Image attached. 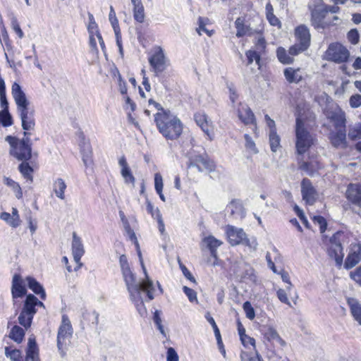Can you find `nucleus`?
I'll use <instances>...</instances> for the list:
<instances>
[{"instance_id":"obj_1","label":"nucleus","mask_w":361,"mask_h":361,"mask_svg":"<svg viewBox=\"0 0 361 361\" xmlns=\"http://www.w3.org/2000/svg\"><path fill=\"white\" fill-rule=\"evenodd\" d=\"M154 121L159 132L167 140H176L183 133V123L170 111L162 110L161 112L156 114Z\"/></svg>"},{"instance_id":"obj_2","label":"nucleus","mask_w":361,"mask_h":361,"mask_svg":"<svg viewBox=\"0 0 361 361\" xmlns=\"http://www.w3.org/2000/svg\"><path fill=\"white\" fill-rule=\"evenodd\" d=\"M32 131H24V183L32 184L33 173L38 169L37 152H32Z\"/></svg>"},{"instance_id":"obj_3","label":"nucleus","mask_w":361,"mask_h":361,"mask_svg":"<svg viewBox=\"0 0 361 361\" xmlns=\"http://www.w3.org/2000/svg\"><path fill=\"white\" fill-rule=\"evenodd\" d=\"M225 232L228 242L231 246L243 245L252 251L257 250L258 246L257 239L254 237L248 238L243 228L232 225H227Z\"/></svg>"},{"instance_id":"obj_4","label":"nucleus","mask_w":361,"mask_h":361,"mask_svg":"<svg viewBox=\"0 0 361 361\" xmlns=\"http://www.w3.org/2000/svg\"><path fill=\"white\" fill-rule=\"evenodd\" d=\"M295 148L299 155H303L314 145L315 137L305 128L304 122L300 118L296 119Z\"/></svg>"},{"instance_id":"obj_5","label":"nucleus","mask_w":361,"mask_h":361,"mask_svg":"<svg viewBox=\"0 0 361 361\" xmlns=\"http://www.w3.org/2000/svg\"><path fill=\"white\" fill-rule=\"evenodd\" d=\"M343 238V232H336L329 238L327 244V254L329 257L334 259L336 265L339 267L342 265L344 257L342 246Z\"/></svg>"},{"instance_id":"obj_6","label":"nucleus","mask_w":361,"mask_h":361,"mask_svg":"<svg viewBox=\"0 0 361 361\" xmlns=\"http://www.w3.org/2000/svg\"><path fill=\"white\" fill-rule=\"evenodd\" d=\"M73 334L71 322L67 315L62 316L61 324L59 326L57 336V347L61 355H65V348L70 343Z\"/></svg>"},{"instance_id":"obj_7","label":"nucleus","mask_w":361,"mask_h":361,"mask_svg":"<svg viewBox=\"0 0 361 361\" xmlns=\"http://www.w3.org/2000/svg\"><path fill=\"white\" fill-rule=\"evenodd\" d=\"M24 329H27L32 324L33 316L37 312V307H44L43 302L39 301L32 294L26 295V290L24 288Z\"/></svg>"},{"instance_id":"obj_8","label":"nucleus","mask_w":361,"mask_h":361,"mask_svg":"<svg viewBox=\"0 0 361 361\" xmlns=\"http://www.w3.org/2000/svg\"><path fill=\"white\" fill-rule=\"evenodd\" d=\"M148 61L152 68V71L157 75L164 72L169 66V60L164 50L159 46L154 48L153 53L149 56Z\"/></svg>"},{"instance_id":"obj_9","label":"nucleus","mask_w":361,"mask_h":361,"mask_svg":"<svg viewBox=\"0 0 361 361\" xmlns=\"http://www.w3.org/2000/svg\"><path fill=\"white\" fill-rule=\"evenodd\" d=\"M326 59L337 63L346 62L350 57V51L343 44L334 42L329 44L326 51Z\"/></svg>"},{"instance_id":"obj_10","label":"nucleus","mask_w":361,"mask_h":361,"mask_svg":"<svg viewBox=\"0 0 361 361\" xmlns=\"http://www.w3.org/2000/svg\"><path fill=\"white\" fill-rule=\"evenodd\" d=\"M120 267L127 289L135 291V285L140 283L136 279L135 274L131 271L127 257L122 255L119 258Z\"/></svg>"},{"instance_id":"obj_11","label":"nucleus","mask_w":361,"mask_h":361,"mask_svg":"<svg viewBox=\"0 0 361 361\" xmlns=\"http://www.w3.org/2000/svg\"><path fill=\"white\" fill-rule=\"evenodd\" d=\"M135 286V291H131L130 289L127 290L130 294V300L135 303L139 314L142 317H145L147 314V309L143 302L142 291L147 294V290L145 288V281L137 283Z\"/></svg>"},{"instance_id":"obj_12","label":"nucleus","mask_w":361,"mask_h":361,"mask_svg":"<svg viewBox=\"0 0 361 361\" xmlns=\"http://www.w3.org/2000/svg\"><path fill=\"white\" fill-rule=\"evenodd\" d=\"M238 118L245 125L253 124L255 130L257 129V123L255 116L251 109L245 104L238 103L233 106Z\"/></svg>"},{"instance_id":"obj_13","label":"nucleus","mask_w":361,"mask_h":361,"mask_svg":"<svg viewBox=\"0 0 361 361\" xmlns=\"http://www.w3.org/2000/svg\"><path fill=\"white\" fill-rule=\"evenodd\" d=\"M11 293L13 305L18 309L21 305L20 300L23 298V279L20 273H15L13 274Z\"/></svg>"},{"instance_id":"obj_14","label":"nucleus","mask_w":361,"mask_h":361,"mask_svg":"<svg viewBox=\"0 0 361 361\" xmlns=\"http://www.w3.org/2000/svg\"><path fill=\"white\" fill-rule=\"evenodd\" d=\"M361 261V244L355 243L350 244L349 252L344 263V267L351 269Z\"/></svg>"},{"instance_id":"obj_15","label":"nucleus","mask_w":361,"mask_h":361,"mask_svg":"<svg viewBox=\"0 0 361 361\" xmlns=\"http://www.w3.org/2000/svg\"><path fill=\"white\" fill-rule=\"evenodd\" d=\"M35 108L24 97V131H33L35 127Z\"/></svg>"},{"instance_id":"obj_16","label":"nucleus","mask_w":361,"mask_h":361,"mask_svg":"<svg viewBox=\"0 0 361 361\" xmlns=\"http://www.w3.org/2000/svg\"><path fill=\"white\" fill-rule=\"evenodd\" d=\"M301 192L302 200L306 204L312 205L317 199V192L312 185L310 180L304 178L301 183Z\"/></svg>"},{"instance_id":"obj_17","label":"nucleus","mask_w":361,"mask_h":361,"mask_svg":"<svg viewBox=\"0 0 361 361\" xmlns=\"http://www.w3.org/2000/svg\"><path fill=\"white\" fill-rule=\"evenodd\" d=\"M5 140L9 145V154L18 161H23V140L7 135Z\"/></svg>"},{"instance_id":"obj_18","label":"nucleus","mask_w":361,"mask_h":361,"mask_svg":"<svg viewBox=\"0 0 361 361\" xmlns=\"http://www.w3.org/2000/svg\"><path fill=\"white\" fill-rule=\"evenodd\" d=\"M261 333L264 338L269 342L279 344L281 346H285L286 342L281 338L275 328L272 326L267 324L261 326Z\"/></svg>"},{"instance_id":"obj_19","label":"nucleus","mask_w":361,"mask_h":361,"mask_svg":"<svg viewBox=\"0 0 361 361\" xmlns=\"http://www.w3.org/2000/svg\"><path fill=\"white\" fill-rule=\"evenodd\" d=\"M72 252L74 260L78 264L77 267L75 268V271H78L82 265L80 262V259L85 250L80 238L77 236L75 233H73V235Z\"/></svg>"},{"instance_id":"obj_20","label":"nucleus","mask_w":361,"mask_h":361,"mask_svg":"<svg viewBox=\"0 0 361 361\" xmlns=\"http://www.w3.org/2000/svg\"><path fill=\"white\" fill-rule=\"evenodd\" d=\"M24 361H40L39 348L34 335H31L28 338L26 356Z\"/></svg>"},{"instance_id":"obj_21","label":"nucleus","mask_w":361,"mask_h":361,"mask_svg":"<svg viewBox=\"0 0 361 361\" xmlns=\"http://www.w3.org/2000/svg\"><path fill=\"white\" fill-rule=\"evenodd\" d=\"M347 199L353 204L361 206V185L350 183L346 190Z\"/></svg>"},{"instance_id":"obj_22","label":"nucleus","mask_w":361,"mask_h":361,"mask_svg":"<svg viewBox=\"0 0 361 361\" xmlns=\"http://www.w3.org/2000/svg\"><path fill=\"white\" fill-rule=\"evenodd\" d=\"M329 138L335 147L345 148L346 147V132L344 128H339L335 132H331Z\"/></svg>"},{"instance_id":"obj_23","label":"nucleus","mask_w":361,"mask_h":361,"mask_svg":"<svg viewBox=\"0 0 361 361\" xmlns=\"http://www.w3.org/2000/svg\"><path fill=\"white\" fill-rule=\"evenodd\" d=\"M194 119L198 126L209 137V140H212L211 133V123L208 120L207 116L204 112H197L194 115Z\"/></svg>"},{"instance_id":"obj_24","label":"nucleus","mask_w":361,"mask_h":361,"mask_svg":"<svg viewBox=\"0 0 361 361\" xmlns=\"http://www.w3.org/2000/svg\"><path fill=\"white\" fill-rule=\"evenodd\" d=\"M118 164L121 166V175L123 178L125 183L132 184L135 185V178L133 176L131 170L127 163L126 159L124 156H122L118 159Z\"/></svg>"},{"instance_id":"obj_25","label":"nucleus","mask_w":361,"mask_h":361,"mask_svg":"<svg viewBox=\"0 0 361 361\" xmlns=\"http://www.w3.org/2000/svg\"><path fill=\"white\" fill-rule=\"evenodd\" d=\"M136 248H137L139 259L140 262V264H141L142 269L144 274H145V279H143L142 281H145V290H147V297H148L149 300H152V299H154V295H153V292L154 290V284H153L152 281L150 279V278L149 277V276L147 274V269H146L144 262H143L142 256V253L140 250V247L137 248L136 247Z\"/></svg>"},{"instance_id":"obj_26","label":"nucleus","mask_w":361,"mask_h":361,"mask_svg":"<svg viewBox=\"0 0 361 361\" xmlns=\"http://www.w3.org/2000/svg\"><path fill=\"white\" fill-rule=\"evenodd\" d=\"M0 219L4 221L8 225L12 228H16L21 224V220L18 211L16 208L13 207L11 214L8 212H2L0 214Z\"/></svg>"},{"instance_id":"obj_27","label":"nucleus","mask_w":361,"mask_h":361,"mask_svg":"<svg viewBox=\"0 0 361 361\" xmlns=\"http://www.w3.org/2000/svg\"><path fill=\"white\" fill-rule=\"evenodd\" d=\"M188 167H195L199 171H212L214 170V164L202 157H198L195 159L190 161Z\"/></svg>"},{"instance_id":"obj_28","label":"nucleus","mask_w":361,"mask_h":361,"mask_svg":"<svg viewBox=\"0 0 361 361\" xmlns=\"http://www.w3.org/2000/svg\"><path fill=\"white\" fill-rule=\"evenodd\" d=\"M295 37L304 48H308L310 43V33L309 29L304 25H299L295 30Z\"/></svg>"},{"instance_id":"obj_29","label":"nucleus","mask_w":361,"mask_h":361,"mask_svg":"<svg viewBox=\"0 0 361 361\" xmlns=\"http://www.w3.org/2000/svg\"><path fill=\"white\" fill-rule=\"evenodd\" d=\"M326 16V13L323 6H318L312 11L311 21L315 28L324 27L323 20Z\"/></svg>"},{"instance_id":"obj_30","label":"nucleus","mask_w":361,"mask_h":361,"mask_svg":"<svg viewBox=\"0 0 361 361\" xmlns=\"http://www.w3.org/2000/svg\"><path fill=\"white\" fill-rule=\"evenodd\" d=\"M202 243L209 250L211 256L216 258L217 248L223 244V242L210 235L202 239Z\"/></svg>"},{"instance_id":"obj_31","label":"nucleus","mask_w":361,"mask_h":361,"mask_svg":"<svg viewBox=\"0 0 361 361\" xmlns=\"http://www.w3.org/2000/svg\"><path fill=\"white\" fill-rule=\"evenodd\" d=\"M235 25L236 28V36L241 37L245 35L252 36L255 35V29L245 24V20L243 18H238L235 20Z\"/></svg>"},{"instance_id":"obj_32","label":"nucleus","mask_w":361,"mask_h":361,"mask_svg":"<svg viewBox=\"0 0 361 361\" xmlns=\"http://www.w3.org/2000/svg\"><path fill=\"white\" fill-rule=\"evenodd\" d=\"M263 26L259 25L257 28L255 29V50L258 51L259 53L264 54L265 52L267 42L264 36L262 35Z\"/></svg>"},{"instance_id":"obj_33","label":"nucleus","mask_w":361,"mask_h":361,"mask_svg":"<svg viewBox=\"0 0 361 361\" xmlns=\"http://www.w3.org/2000/svg\"><path fill=\"white\" fill-rule=\"evenodd\" d=\"M284 76L290 83H298L303 78L300 68H286L284 70Z\"/></svg>"},{"instance_id":"obj_34","label":"nucleus","mask_w":361,"mask_h":361,"mask_svg":"<svg viewBox=\"0 0 361 361\" xmlns=\"http://www.w3.org/2000/svg\"><path fill=\"white\" fill-rule=\"evenodd\" d=\"M12 95L18 106L19 116L23 121V92L19 83L14 82L12 85Z\"/></svg>"},{"instance_id":"obj_35","label":"nucleus","mask_w":361,"mask_h":361,"mask_svg":"<svg viewBox=\"0 0 361 361\" xmlns=\"http://www.w3.org/2000/svg\"><path fill=\"white\" fill-rule=\"evenodd\" d=\"M27 287L35 294L39 295L42 300L46 298V293L42 286L34 278L27 276L25 279Z\"/></svg>"},{"instance_id":"obj_36","label":"nucleus","mask_w":361,"mask_h":361,"mask_svg":"<svg viewBox=\"0 0 361 361\" xmlns=\"http://www.w3.org/2000/svg\"><path fill=\"white\" fill-rule=\"evenodd\" d=\"M348 304L355 320L361 325V304L355 298H349Z\"/></svg>"},{"instance_id":"obj_37","label":"nucleus","mask_w":361,"mask_h":361,"mask_svg":"<svg viewBox=\"0 0 361 361\" xmlns=\"http://www.w3.org/2000/svg\"><path fill=\"white\" fill-rule=\"evenodd\" d=\"M321 168L317 161H301L299 164V169L305 171L307 174L313 176L314 173Z\"/></svg>"},{"instance_id":"obj_38","label":"nucleus","mask_w":361,"mask_h":361,"mask_svg":"<svg viewBox=\"0 0 361 361\" xmlns=\"http://www.w3.org/2000/svg\"><path fill=\"white\" fill-rule=\"evenodd\" d=\"M66 187L65 181L61 178H57L54 181L53 190L56 196L60 200H63L65 199V190Z\"/></svg>"},{"instance_id":"obj_39","label":"nucleus","mask_w":361,"mask_h":361,"mask_svg":"<svg viewBox=\"0 0 361 361\" xmlns=\"http://www.w3.org/2000/svg\"><path fill=\"white\" fill-rule=\"evenodd\" d=\"M276 56L279 61L283 64H290L294 61V59L290 56L289 51L282 47L277 48Z\"/></svg>"},{"instance_id":"obj_40","label":"nucleus","mask_w":361,"mask_h":361,"mask_svg":"<svg viewBox=\"0 0 361 361\" xmlns=\"http://www.w3.org/2000/svg\"><path fill=\"white\" fill-rule=\"evenodd\" d=\"M4 183L11 188L16 193V196L18 199H20L22 196L21 188L20 185L8 177L4 178Z\"/></svg>"},{"instance_id":"obj_41","label":"nucleus","mask_w":361,"mask_h":361,"mask_svg":"<svg viewBox=\"0 0 361 361\" xmlns=\"http://www.w3.org/2000/svg\"><path fill=\"white\" fill-rule=\"evenodd\" d=\"M262 53H259L258 51L255 49L248 50L245 55L247 59V63L251 64L253 61H255L256 64L258 66V68H260V56Z\"/></svg>"},{"instance_id":"obj_42","label":"nucleus","mask_w":361,"mask_h":361,"mask_svg":"<svg viewBox=\"0 0 361 361\" xmlns=\"http://www.w3.org/2000/svg\"><path fill=\"white\" fill-rule=\"evenodd\" d=\"M269 144L271 150L273 152H276L278 149L281 147L280 142L281 139L276 132H269Z\"/></svg>"},{"instance_id":"obj_43","label":"nucleus","mask_w":361,"mask_h":361,"mask_svg":"<svg viewBox=\"0 0 361 361\" xmlns=\"http://www.w3.org/2000/svg\"><path fill=\"white\" fill-rule=\"evenodd\" d=\"M133 16L136 21L142 23L145 20V12L142 4L133 6Z\"/></svg>"},{"instance_id":"obj_44","label":"nucleus","mask_w":361,"mask_h":361,"mask_svg":"<svg viewBox=\"0 0 361 361\" xmlns=\"http://www.w3.org/2000/svg\"><path fill=\"white\" fill-rule=\"evenodd\" d=\"M5 354L10 357L11 361H21V352L19 350L11 349L10 347L5 348Z\"/></svg>"},{"instance_id":"obj_45","label":"nucleus","mask_w":361,"mask_h":361,"mask_svg":"<svg viewBox=\"0 0 361 361\" xmlns=\"http://www.w3.org/2000/svg\"><path fill=\"white\" fill-rule=\"evenodd\" d=\"M9 337L18 343L23 341V330L18 326H14L9 334Z\"/></svg>"},{"instance_id":"obj_46","label":"nucleus","mask_w":361,"mask_h":361,"mask_svg":"<svg viewBox=\"0 0 361 361\" xmlns=\"http://www.w3.org/2000/svg\"><path fill=\"white\" fill-rule=\"evenodd\" d=\"M109 20L111 24V26L114 29V33L121 32L120 27L118 25V20L116 18L115 11L112 6H110V11L109 14Z\"/></svg>"},{"instance_id":"obj_47","label":"nucleus","mask_w":361,"mask_h":361,"mask_svg":"<svg viewBox=\"0 0 361 361\" xmlns=\"http://www.w3.org/2000/svg\"><path fill=\"white\" fill-rule=\"evenodd\" d=\"M82 318L95 325H97L99 322V314L95 311L89 312L85 310L82 312Z\"/></svg>"},{"instance_id":"obj_48","label":"nucleus","mask_w":361,"mask_h":361,"mask_svg":"<svg viewBox=\"0 0 361 361\" xmlns=\"http://www.w3.org/2000/svg\"><path fill=\"white\" fill-rule=\"evenodd\" d=\"M0 123L4 127L12 125L11 116L8 113V110L2 109L0 111Z\"/></svg>"},{"instance_id":"obj_49","label":"nucleus","mask_w":361,"mask_h":361,"mask_svg":"<svg viewBox=\"0 0 361 361\" xmlns=\"http://www.w3.org/2000/svg\"><path fill=\"white\" fill-rule=\"evenodd\" d=\"M244 137L245 140V148L247 149V150H248L249 152H250L252 154H257L258 149L256 147L255 143L254 140L252 139V137L247 134H245L244 135Z\"/></svg>"},{"instance_id":"obj_50","label":"nucleus","mask_w":361,"mask_h":361,"mask_svg":"<svg viewBox=\"0 0 361 361\" xmlns=\"http://www.w3.org/2000/svg\"><path fill=\"white\" fill-rule=\"evenodd\" d=\"M89 24L87 26L89 35L90 34H95L96 36L100 34L98 30L97 24L96 23L94 16L92 14L89 13Z\"/></svg>"},{"instance_id":"obj_51","label":"nucleus","mask_w":361,"mask_h":361,"mask_svg":"<svg viewBox=\"0 0 361 361\" xmlns=\"http://www.w3.org/2000/svg\"><path fill=\"white\" fill-rule=\"evenodd\" d=\"M209 21L208 18H201L200 17L198 19L199 27L197 28V32L199 35H202L201 32H204L207 33L209 36H212L213 34V31H209L205 28V25Z\"/></svg>"},{"instance_id":"obj_52","label":"nucleus","mask_w":361,"mask_h":361,"mask_svg":"<svg viewBox=\"0 0 361 361\" xmlns=\"http://www.w3.org/2000/svg\"><path fill=\"white\" fill-rule=\"evenodd\" d=\"M348 137L353 140L361 137V122L349 129Z\"/></svg>"},{"instance_id":"obj_53","label":"nucleus","mask_w":361,"mask_h":361,"mask_svg":"<svg viewBox=\"0 0 361 361\" xmlns=\"http://www.w3.org/2000/svg\"><path fill=\"white\" fill-rule=\"evenodd\" d=\"M154 322L157 327V329H159V331H160V333L164 336L166 337V333L164 329V326L161 324V317H160V311L159 310H156L154 314Z\"/></svg>"},{"instance_id":"obj_54","label":"nucleus","mask_w":361,"mask_h":361,"mask_svg":"<svg viewBox=\"0 0 361 361\" xmlns=\"http://www.w3.org/2000/svg\"><path fill=\"white\" fill-rule=\"evenodd\" d=\"M243 308L246 317L249 319L252 320L255 317V310L252 307V305L249 301H246L245 302H244Z\"/></svg>"},{"instance_id":"obj_55","label":"nucleus","mask_w":361,"mask_h":361,"mask_svg":"<svg viewBox=\"0 0 361 361\" xmlns=\"http://www.w3.org/2000/svg\"><path fill=\"white\" fill-rule=\"evenodd\" d=\"M124 228H125V231L127 233L130 240L131 241H133L135 246L139 248V243H138V241L137 240V238H136V235H135V232L133 231V230L131 229L128 222L127 221H126L124 222Z\"/></svg>"},{"instance_id":"obj_56","label":"nucleus","mask_w":361,"mask_h":361,"mask_svg":"<svg viewBox=\"0 0 361 361\" xmlns=\"http://www.w3.org/2000/svg\"><path fill=\"white\" fill-rule=\"evenodd\" d=\"M287 291H288L287 289L284 290V289L280 288L277 290L276 295H277L279 300L281 302L286 304L290 307H292V305L288 298Z\"/></svg>"},{"instance_id":"obj_57","label":"nucleus","mask_w":361,"mask_h":361,"mask_svg":"<svg viewBox=\"0 0 361 361\" xmlns=\"http://www.w3.org/2000/svg\"><path fill=\"white\" fill-rule=\"evenodd\" d=\"M333 119L335 121V126L336 130L339 128H344L345 126V118L343 114H336Z\"/></svg>"},{"instance_id":"obj_58","label":"nucleus","mask_w":361,"mask_h":361,"mask_svg":"<svg viewBox=\"0 0 361 361\" xmlns=\"http://www.w3.org/2000/svg\"><path fill=\"white\" fill-rule=\"evenodd\" d=\"M304 45L301 44H294L293 46L290 47V49H288L289 51V53L290 54V56H293V58L294 59V56H297L300 53L304 51L305 50H306L307 48H304Z\"/></svg>"},{"instance_id":"obj_59","label":"nucleus","mask_w":361,"mask_h":361,"mask_svg":"<svg viewBox=\"0 0 361 361\" xmlns=\"http://www.w3.org/2000/svg\"><path fill=\"white\" fill-rule=\"evenodd\" d=\"M348 41L353 44H356L359 42L360 36L358 31L356 29L350 30L347 35Z\"/></svg>"},{"instance_id":"obj_60","label":"nucleus","mask_w":361,"mask_h":361,"mask_svg":"<svg viewBox=\"0 0 361 361\" xmlns=\"http://www.w3.org/2000/svg\"><path fill=\"white\" fill-rule=\"evenodd\" d=\"M313 222L319 226L321 233H324L326 229V221L325 219L321 216H314L312 218Z\"/></svg>"},{"instance_id":"obj_61","label":"nucleus","mask_w":361,"mask_h":361,"mask_svg":"<svg viewBox=\"0 0 361 361\" xmlns=\"http://www.w3.org/2000/svg\"><path fill=\"white\" fill-rule=\"evenodd\" d=\"M164 187L163 178L159 173L154 175V188L156 192H162Z\"/></svg>"},{"instance_id":"obj_62","label":"nucleus","mask_w":361,"mask_h":361,"mask_svg":"<svg viewBox=\"0 0 361 361\" xmlns=\"http://www.w3.org/2000/svg\"><path fill=\"white\" fill-rule=\"evenodd\" d=\"M349 104L352 108H358L361 106V95L355 94L349 99Z\"/></svg>"},{"instance_id":"obj_63","label":"nucleus","mask_w":361,"mask_h":361,"mask_svg":"<svg viewBox=\"0 0 361 361\" xmlns=\"http://www.w3.org/2000/svg\"><path fill=\"white\" fill-rule=\"evenodd\" d=\"M241 359L242 361H262L257 353L252 355H249L247 353H242Z\"/></svg>"},{"instance_id":"obj_64","label":"nucleus","mask_w":361,"mask_h":361,"mask_svg":"<svg viewBox=\"0 0 361 361\" xmlns=\"http://www.w3.org/2000/svg\"><path fill=\"white\" fill-rule=\"evenodd\" d=\"M179 357L173 348H169L166 354V361H178Z\"/></svg>"}]
</instances>
